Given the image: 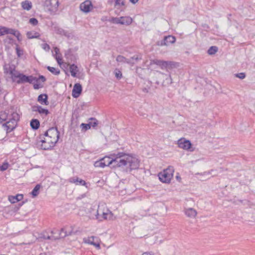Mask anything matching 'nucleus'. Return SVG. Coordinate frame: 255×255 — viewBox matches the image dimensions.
<instances>
[{"label": "nucleus", "mask_w": 255, "mask_h": 255, "mask_svg": "<svg viewBox=\"0 0 255 255\" xmlns=\"http://www.w3.org/2000/svg\"><path fill=\"white\" fill-rule=\"evenodd\" d=\"M102 159L105 163V166L110 165H112L113 167L125 166L129 171L137 169L139 166V161L136 157L124 152L111 154L110 156H105Z\"/></svg>", "instance_id": "nucleus-1"}, {"label": "nucleus", "mask_w": 255, "mask_h": 255, "mask_svg": "<svg viewBox=\"0 0 255 255\" xmlns=\"http://www.w3.org/2000/svg\"><path fill=\"white\" fill-rule=\"evenodd\" d=\"M19 120V115L13 109L0 112V122H6L2 127L7 132L11 131L15 128Z\"/></svg>", "instance_id": "nucleus-2"}, {"label": "nucleus", "mask_w": 255, "mask_h": 255, "mask_svg": "<svg viewBox=\"0 0 255 255\" xmlns=\"http://www.w3.org/2000/svg\"><path fill=\"white\" fill-rule=\"evenodd\" d=\"M59 138V132L56 128H50L44 133L38 142L41 143L40 146L42 149L48 150L54 147Z\"/></svg>", "instance_id": "nucleus-3"}, {"label": "nucleus", "mask_w": 255, "mask_h": 255, "mask_svg": "<svg viewBox=\"0 0 255 255\" xmlns=\"http://www.w3.org/2000/svg\"><path fill=\"white\" fill-rule=\"evenodd\" d=\"M96 219L99 221L104 220L114 221L116 219V217L107 208L105 204H100L97 210Z\"/></svg>", "instance_id": "nucleus-4"}, {"label": "nucleus", "mask_w": 255, "mask_h": 255, "mask_svg": "<svg viewBox=\"0 0 255 255\" xmlns=\"http://www.w3.org/2000/svg\"><path fill=\"white\" fill-rule=\"evenodd\" d=\"M173 167L169 166L158 174L159 179L163 183H169L173 177Z\"/></svg>", "instance_id": "nucleus-5"}, {"label": "nucleus", "mask_w": 255, "mask_h": 255, "mask_svg": "<svg viewBox=\"0 0 255 255\" xmlns=\"http://www.w3.org/2000/svg\"><path fill=\"white\" fill-rule=\"evenodd\" d=\"M44 6L51 13L56 12L59 6L58 0H45Z\"/></svg>", "instance_id": "nucleus-6"}, {"label": "nucleus", "mask_w": 255, "mask_h": 255, "mask_svg": "<svg viewBox=\"0 0 255 255\" xmlns=\"http://www.w3.org/2000/svg\"><path fill=\"white\" fill-rule=\"evenodd\" d=\"M176 41V38L172 35H168L164 36L163 39L161 40L158 41L156 44L157 46H168L170 44H173Z\"/></svg>", "instance_id": "nucleus-7"}, {"label": "nucleus", "mask_w": 255, "mask_h": 255, "mask_svg": "<svg viewBox=\"0 0 255 255\" xmlns=\"http://www.w3.org/2000/svg\"><path fill=\"white\" fill-rule=\"evenodd\" d=\"M177 144L179 148L185 150L194 151L193 149H191L192 144L189 140H187L184 138H181L177 141Z\"/></svg>", "instance_id": "nucleus-8"}, {"label": "nucleus", "mask_w": 255, "mask_h": 255, "mask_svg": "<svg viewBox=\"0 0 255 255\" xmlns=\"http://www.w3.org/2000/svg\"><path fill=\"white\" fill-rule=\"evenodd\" d=\"M83 242L86 244H90L95 246L97 249H100V240L98 238L95 236H91L84 238Z\"/></svg>", "instance_id": "nucleus-9"}, {"label": "nucleus", "mask_w": 255, "mask_h": 255, "mask_svg": "<svg viewBox=\"0 0 255 255\" xmlns=\"http://www.w3.org/2000/svg\"><path fill=\"white\" fill-rule=\"evenodd\" d=\"M80 9L86 13L90 12L93 8V5L90 0H87L80 5Z\"/></svg>", "instance_id": "nucleus-10"}, {"label": "nucleus", "mask_w": 255, "mask_h": 255, "mask_svg": "<svg viewBox=\"0 0 255 255\" xmlns=\"http://www.w3.org/2000/svg\"><path fill=\"white\" fill-rule=\"evenodd\" d=\"M4 72L5 73L10 75L12 80L18 71L16 70L14 66L12 65L8 66L5 65L4 67Z\"/></svg>", "instance_id": "nucleus-11"}, {"label": "nucleus", "mask_w": 255, "mask_h": 255, "mask_svg": "<svg viewBox=\"0 0 255 255\" xmlns=\"http://www.w3.org/2000/svg\"><path fill=\"white\" fill-rule=\"evenodd\" d=\"M26 79V76L20 73L19 72H17L16 75L12 79L13 82H15L16 83L20 84L25 83V80Z\"/></svg>", "instance_id": "nucleus-12"}, {"label": "nucleus", "mask_w": 255, "mask_h": 255, "mask_svg": "<svg viewBox=\"0 0 255 255\" xmlns=\"http://www.w3.org/2000/svg\"><path fill=\"white\" fill-rule=\"evenodd\" d=\"M71 234H72L71 232H67L66 231H65L64 228H62L58 237H55L53 236H48L46 238H45V239H48V240H55L57 239H59L61 238H64L66 236L71 235Z\"/></svg>", "instance_id": "nucleus-13"}, {"label": "nucleus", "mask_w": 255, "mask_h": 255, "mask_svg": "<svg viewBox=\"0 0 255 255\" xmlns=\"http://www.w3.org/2000/svg\"><path fill=\"white\" fill-rule=\"evenodd\" d=\"M69 182L74 183L76 185L86 186L87 183L84 180H82L77 176L72 177L68 179Z\"/></svg>", "instance_id": "nucleus-14"}, {"label": "nucleus", "mask_w": 255, "mask_h": 255, "mask_svg": "<svg viewBox=\"0 0 255 255\" xmlns=\"http://www.w3.org/2000/svg\"><path fill=\"white\" fill-rule=\"evenodd\" d=\"M82 92V86L79 83H76L74 85L72 90V96L74 98H77L79 96Z\"/></svg>", "instance_id": "nucleus-15"}, {"label": "nucleus", "mask_w": 255, "mask_h": 255, "mask_svg": "<svg viewBox=\"0 0 255 255\" xmlns=\"http://www.w3.org/2000/svg\"><path fill=\"white\" fill-rule=\"evenodd\" d=\"M184 213L187 217L192 219L195 218L197 214L196 210L192 208L185 209Z\"/></svg>", "instance_id": "nucleus-16"}, {"label": "nucleus", "mask_w": 255, "mask_h": 255, "mask_svg": "<svg viewBox=\"0 0 255 255\" xmlns=\"http://www.w3.org/2000/svg\"><path fill=\"white\" fill-rule=\"evenodd\" d=\"M116 61L119 63H127L131 66H133L135 62H132L131 60H128L124 56L119 55L116 58Z\"/></svg>", "instance_id": "nucleus-17"}, {"label": "nucleus", "mask_w": 255, "mask_h": 255, "mask_svg": "<svg viewBox=\"0 0 255 255\" xmlns=\"http://www.w3.org/2000/svg\"><path fill=\"white\" fill-rule=\"evenodd\" d=\"M23 198V196L22 194H17L16 196H8V200L10 203L13 204L21 201Z\"/></svg>", "instance_id": "nucleus-18"}, {"label": "nucleus", "mask_w": 255, "mask_h": 255, "mask_svg": "<svg viewBox=\"0 0 255 255\" xmlns=\"http://www.w3.org/2000/svg\"><path fill=\"white\" fill-rule=\"evenodd\" d=\"M67 66H70V72L72 76L73 77H77V73L79 72V69L78 67L75 64L69 65V64L65 63Z\"/></svg>", "instance_id": "nucleus-19"}, {"label": "nucleus", "mask_w": 255, "mask_h": 255, "mask_svg": "<svg viewBox=\"0 0 255 255\" xmlns=\"http://www.w3.org/2000/svg\"><path fill=\"white\" fill-rule=\"evenodd\" d=\"M120 21V24L128 25L132 23V19L129 16H121Z\"/></svg>", "instance_id": "nucleus-20"}, {"label": "nucleus", "mask_w": 255, "mask_h": 255, "mask_svg": "<svg viewBox=\"0 0 255 255\" xmlns=\"http://www.w3.org/2000/svg\"><path fill=\"white\" fill-rule=\"evenodd\" d=\"M7 33L12 34L17 38V39L18 41L21 40V39L20 38V37L21 36V34H20V32L17 30H15V29H12V28H9L7 27Z\"/></svg>", "instance_id": "nucleus-21"}, {"label": "nucleus", "mask_w": 255, "mask_h": 255, "mask_svg": "<svg viewBox=\"0 0 255 255\" xmlns=\"http://www.w3.org/2000/svg\"><path fill=\"white\" fill-rule=\"evenodd\" d=\"M150 64H156L159 66L162 69H165V61L157 59L151 60Z\"/></svg>", "instance_id": "nucleus-22"}, {"label": "nucleus", "mask_w": 255, "mask_h": 255, "mask_svg": "<svg viewBox=\"0 0 255 255\" xmlns=\"http://www.w3.org/2000/svg\"><path fill=\"white\" fill-rule=\"evenodd\" d=\"M48 97L46 94H41L38 97V101L41 104L48 105L49 102L47 101Z\"/></svg>", "instance_id": "nucleus-23"}, {"label": "nucleus", "mask_w": 255, "mask_h": 255, "mask_svg": "<svg viewBox=\"0 0 255 255\" xmlns=\"http://www.w3.org/2000/svg\"><path fill=\"white\" fill-rule=\"evenodd\" d=\"M32 3L29 0H24L21 2V6L23 9L29 10L32 7Z\"/></svg>", "instance_id": "nucleus-24"}, {"label": "nucleus", "mask_w": 255, "mask_h": 255, "mask_svg": "<svg viewBox=\"0 0 255 255\" xmlns=\"http://www.w3.org/2000/svg\"><path fill=\"white\" fill-rule=\"evenodd\" d=\"M26 35L29 39L37 38L40 36V34L35 31H31L27 32Z\"/></svg>", "instance_id": "nucleus-25"}, {"label": "nucleus", "mask_w": 255, "mask_h": 255, "mask_svg": "<svg viewBox=\"0 0 255 255\" xmlns=\"http://www.w3.org/2000/svg\"><path fill=\"white\" fill-rule=\"evenodd\" d=\"M41 186L40 184H37L32 191L31 192V194L33 198H35L37 197L39 194V190L40 189Z\"/></svg>", "instance_id": "nucleus-26"}, {"label": "nucleus", "mask_w": 255, "mask_h": 255, "mask_svg": "<svg viewBox=\"0 0 255 255\" xmlns=\"http://www.w3.org/2000/svg\"><path fill=\"white\" fill-rule=\"evenodd\" d=\"M33 111H37L40 114H45V115H47L49 114L48 110L43 109L39 106L33 108Z\"/></svg>", "instance_id": "nucleus-27"}, {"label": "nucleus", "mask_w": 255, "mask_h": 255, "mask_svg": "<svg viewBox=\"0 0 255 255\" xmlns=\"http://www.w3.org/2000/svg\"><path fill=\"white\" fill-rule=\"evenodd\" d=\"M40 123L37 119H32L30 122V126L32 128L37 129L39 128Z\"/></svg>", "instance_id": "nucleus-28"}, {"label": "nucleus", "mask_w": 255, "mask_h": 255, "mask_svg": "<svg viewBox=\"0 0 255 255\" xmlns=\"http://www.w3.org/2000/svg\"><path fill=\"white\" fill-rule=\"evenodd\" d=\"M38 79L37 78L32 76H27L26 79L25 80V83H29L30 84L34 83L35 82H37Z\"/></svg>", "instance_id": "nucleus-29"}, {"label": "nucleus", "mask_w": 255, "mask_h": 255, "mask_svg": "<svg viewBox=\"0 0 255 255\" xmlns=\"http://www.w3.org/2000/svg\"><path fill=\"white\" fill-rule=\"evenodd\" d=\"M47 69L52 74L58 75L60 74V70L58 68H55L54 67H50V66H47Z\"/></svg>", "instance_id": "nucleus-30"}, {"label": "nucleus", "mask_w": 255, "mask_h": 255, "mask_svg": "<svg viewBox=\"0 0 255 255\" xmlns=\"http://www.w3.org/2000/svg\"><path fill=\"white\" fill-rule=\"evenodd\" d=\"M165 69H171L176 66L177 63L172 61H165Z\"/></svg>", "instance_id": "nucleus-31"}, {"label": "nucleus", "mask_w": 255, "mask_h": 255, "mask_svg": "<svg viewBox=\"0 0 255 255\" xmlns=\"http://www.w3.org/2000/svg\"><path fill=\"white\" fill-rule=\"evenodd\" d=\"M218 51V47L215 46H212L208 50V53L209 55H214Z\"/></svg>", "instance_id": "nucleus-32"}, {"label": "nucleus", "mask_w": 255, "mask_h": 255, "mask_svg": "<svg viewBox=\"0 0 255 255\" xmlns=\"http://www.w3.org/2000/svg\"><path fill=\"white\" fill-rule=\"evenodd\" d=\"M94 166L96 167L104 168L105 167V163L103 162L102 159H101L94 163Z\"/></svg>", "instance_id": "nucleus-33"}, {"label": "nucleus", "mask_w": 255, "mask_h": 255, "mask_svg": "<svg viewBox=\"0 0 255 255\" xmlns=\"http://www.w3.org/2000/svg\"><path fill=\"white\" fill-rule=\"evenodd\" d=\"M141 59L142 57L140 55H135L131 57L130 59H128V60H131L132 62H135V63H136L137 61L141 60Z\"/></svg>", "instance_id": "nucleus-34"}, {"label": "nucleus", "mask_w": 255, "mask_h": 255, "mask_svg": "<svg viewBox=\"0 0 255 255\" xmlns=\"http://www.w3.org/2000/svg\"><path fill=\"white\" fill-rule=\"evenodd\" d=\"M54 28H55V30L56 31L57 33L61 34V35H66L67 32H66L62 28H61L58 27H55Z\"/></svg>", "instance_id": "nucleus-35"}, {"label": "nucleus", "mask_w": 255, "mask_h": 255, "mask_svg": "<svg viewBox=\"0 0 255 255\" xmlns=\"http://www.w3.org/2000/svg\"><path fill=\"white\" fill-rule=\"evenodd\" d=\"M7 34V27L0 26V36H3Z\"/></svg>", "instance_id": "nucleus-36"}, {"label": "nucleus", "mask_w": 255, "mask_h": 255, "mask_svg": "<svg viewBox=\"0 0 255 255\" xmlns=\"http://www.w3.org/2000/svg\"><path fill=\"white\" fill-rule=\"evenodd\" d=\"M91 121L89 123V125L91 127H96L98 125V121L94 118H91Z\"/></svg>", "instance_id": "nucleus-37"}, {"label": "nucleus", "mask_w": 255, "mask_h": 255, "mask_svg": "<svg viewBox=\"0 0 255 255\" xmlns=\"http://www.w3.org/2000/svg\"><path fill=\"white\" fill-rule=\"evenodd\" d=\"M115 6L116 7L117 6H124L125 5V0H115Z\"/></svg>", "instance_id": "nucleus-38"}, {"label": "nucleus", "mask_w": 255, "mask_h": 255, "mask_svg": "<svg viewBox=\"0 0 255 255\" xmlns=\"http://www.w3.org/2000/svg\"><path fill=\"white\" fill-rule=\"evenodd\" d=\"M16 54L18 57H21L23 54V51L20 49L18 45H16Z\"/></svg>", "instance_id": "nucleus-39"}, {"label": "nucleus", "mask_w": 255, "mask_h": 255, "mask_svg": "<svg viewBox=\"0 0 255 255\" xmlns=\"http://www.w3.org/2000/svg\"><path fill=\"white\" fill-rule=\"evenodd\" d=\"M109 21L112 23L116 24H120V17H112Z\"/></svg>", "instance_id": "nucleus-40"}, {"label": "nucleus", "mask_w": 255, "mask_h": 255, "mask_svg": "<svg viewBox=\"0 0 255 255\" xmlns=\"http://www.w3.org/2000/svg\"><path fill=\"white\" fill-rule=\"evenodd\" d=\"M80 127L82 128V129L84 130V131L87 130L91 128L90 126L88 124H84L82 123Z\"/></svg>", "instance_id": "nucleus-41"}, {"label": "nucleus", "mask_w": 255, "mask_h": 255, "mask_svg": "<svg viewBox=\"0 0 255 255\" xmlns=\"http://www.w3.org/2000/svg\"><path fill=\"white\" fill-rule=\"evenodd\" d=\"M9 166V164L7 162H4L2 165H1V171H3L6 170Z\"/></svg>", "instance_id": "nucleus-42"}, {"label": "nucleus", "mask_w": 255, "mask_h": 255, "mask_svg": "<svg viewBox=\"0 0 255 255\" xmlns=\"http://www.w3.org/2000/svg\"><path fill=\"white\" fill-rule=\"evenodd\" d=\"M29 23L33 25H36L38 24V20L35 18H31L29 20Z\"/></svg>", "instance_id": "nucleus-43"}, {"label": "nucleus", "mask_w": 255, "mask_h": 255, "mask_svg": "<svg viewBox=\"0 0 255 255\" xmlns=\"http://www.w3.org/2000/svg\"><path fill=\"white\" fill-rule=\"evenodd\" d=\"M115 76L118 79H121L122 77V73L120 70L116 69Z\"/></svg>", "instance_id": "nucleus-44"}, {"label": "nucleus", "mask_w": 255, "mask_h": 255, "mask_svg": "<svg viewBox=\"0 0 255 255\" xmlns=\"http://www.w3.org/2000/svg\"><path fill=\"white\" fill-rule=\"evenodd\" d=\"M235 76L237 78L241 79H243L246 77V74L245 73H240L235 74Z\"/></svg>", "instance_id": "nucleus-45"}, {"label": "nucleus", "mask_w": 255, "mask_h": 255, "mask_svg": "<svg viewBox=\"0 0 255 255\" xmlns=\"http://www.w3.org/2000/svg\"><path fill=\"white\" fill-rule=\"evenodd\" d=\"M42 48L46 51H48L50 50V46L47 43H44L41 45Z\"/></svg>", "instance_id": "nucleus-46"}, {"label": "nucleus", "mask_w": 255, "mask_h": 255, "mask_svg": "<svg viewBox=\"0 0 255 255\" xmlns=\"http://www.w3.org/2000/svg\"><path fill=\"white\" fill-rule=\"evenodd\" d=\"M33 84V88L34 89H39L40 88L42 87V86L40 85L38 81H37V82H35Z\"/></svg>", "instance_id": "nucleus-47"}, {"label": "nucleus", "mask_w": 255, "mask_h": 255, "mask_svg": "<svg viewBox=\"0 0 255 255\" xmlns=\"http://www.w3.org/2000/svg\"><path fill=\"white\" fill-rule=\"evenodd\" d=\"M56 60H57V63H58V64H59V65H61V64H62V58H61V57H60V56H57L56 57Z\"/></svg>", "instance_id": "nucleus-48"}, {"label": "nucleus", "mask_w": 255, "mask_h": 255, "mask_svg": "<svg viewBox=\"0 0 255 255\" xmlns=\"http://www.w3.org/2000/svg\"><path fill=\"white\" fill-rule=\"evenodd\" d=\"M37 79L38 82L39 80H41L42 82H44L46 81V78L42 75L40 76Z\"/></svg>", "instance_id": "nucleus-49"}, {"label": "nucleus", "mask_w": 255, "mask_h": 255, "mask_svg": "<svg viewBox=\"0 0 255 255\" xmlns=\"http://www.w3.org/2000/svg\"><path fill=\"white\" fill-rule=\"evenodd\" d=\"M138 0H129V1L133 4L136 3Z\"/></svg>", "instance_id": "nucleus-50"}, {"label": "nucleus", "mask_w": 255, "mask_h": 255, "mask_svg": "<svg viewBox=\"0 0 255 255\" xmlns=\"http://www.w3.org/2000/svg\"><path fill=\"white\" fill-rule=\"evenodd\" d=\"M142 255H151V254L149 253L145 252L143 253Z\"/></svg>", "instance_id": "nucleus-51"}, {"label": "nucleus", "mask_w": 255, "mask_h": 255, "mask_svg": "<svg viewBox=\"0 0 255 255\" xmlns=\"http://www.w3.org/2000/svg\"><path fill=\"white\" fill-rule=\"evenodd\" d=\"M55 52L56 54H57L58 51H59V49L57 48H55Z\"/></svg>", "instance_id": "nucleus-52"}, {"label": "nucleus", "mask_w": 255, "mask_h": 255, "mask_svg": "<svg viewBox=\"0 0 255 255\" xmlns=\"http://www.w3.org/2000/svg\"><path fill=\"white\" fill-rule=\"evenodd\" d=\"M214 170H211L210 171H209V172H208V174H211L212 172Z\"/></svg>", "instance_id": "nucleus-53"}, {"label": "nucleus", "mask_w": 255, "mask_h": 255, "mask_svg": "<svg viewBox=\"0 0 255 255\" xmlns=\"http://www.w3.org/2000/svg\"><path fill=\"white\" fill-rule=\"evenodd\" d=\"M106 17H103L102 18V20L103 21H104V20H106Z\"/></svg>", "instance_id": "nucleus-54"}, {"label": "nucleus", "mask_w": 255, "mask_h": 255, "mask_svg": "<svg viewBox=\"0 0 255 255\" xmlns=\"http://www.w3.org/2000/svg\"><path fill=\"white\" fill-rule=\"evenodd\" d=\"M176 178L177 179H181L180 177L179 176H176Z\"/></svg>", "instance_id": "nucleus-55"}, {"label": "nucleus", "mask_w": 255, "mask_h": 255, "mask_svg": "<svg viewBox=\"0 0 255 255\" xmlns=\"http://www.w3.org/2000/svg\"><path fill=\"white\" fill-rule=\"evenodd\" d=\"M169 78H170V84H171L172 83V79H171L170 76H169Z\"/></svg>", "instance_id": "nucleus-56"}, {"label": "nucleus", "mask_w": 255, "mask_h": 255, "mask_svg": "<svg viewBox=\"0 0 255 255\" xmlns=\"http://www.w3.org/2000/svg\"><path fill=\"white\" fill-rule=\"evenodd\" d=\"M0 170H1V165L0 164Z\"/></svg>", "instance_id": "nucleus-57"}]
</instances>
